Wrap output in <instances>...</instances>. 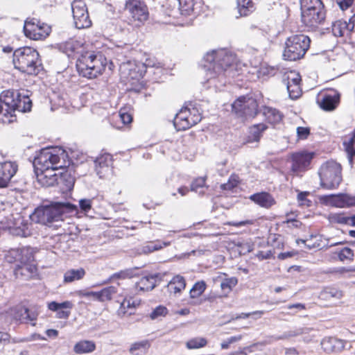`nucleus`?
Listing matches in <instances>:
<instances>
[{
  "label": "nucleus",
  "instance_id": "1",
  "mask_svg": "<svg viewBox=\"0 0 355 355\" xmlns=\"http://www.w3.org/2000/svg\"><path fill=\"white\" fill-rule=\"evenodd\" d=\"M235 60V55L226 49H221L207 52L204 56L203 64L207 82L217 87L216 80L223 82L225 71L234 63Z\"/></svg>",
  "mask_w": 355,
  "mask_h": 355
},
{
  "label": "nucleus",
  "instance_id": "2",
  "mask_svg": "<svg viewBox=\"0 0 355 355\" xmlns=\"http://www.w3.org/2000/svg\"><path fill=\"white\" fill-rule=\"evenodd\" d=\"M76 211L77 207L71 203L55 202L38 207L31 215V218L35 223L50 225L53 222L63 220L64 214H73Z\"/></svg>",
  "mask_w": 355,
  "mask_h": 355
},
{
  "label": "nucleus",
  "instance_id": "3",
  "mask_svg": "<svg viewBox=\"0 0 355 355\" xmlns=\"http://www.w3.org/2000/svg\"><path fill=\"white\" fill-rule=\"evenodd\" d=\"M67 155L60 147L47 148L41 150L35 158L33 166L35 170H58L66 166Z\"/></svg>",
  "mask_w": 355,
  "mask_h": 355
},
{
  "label": "nucleus",
  "instance_id": "4",
  "mask_svg": "<svg viewBox=\"0 0 355 355\" xmlns=\"http://www.w3.org/2000/svg\"><path fill=\"white\" fill-rule=\"evenodd\" d=\"M15 69L28 75H37L42 69L39 53L33 48L24 46L15 50Z\"/></svg>",
  "mask_w": 355,
  "mask_h": 355
},
{
  "label": "nucleus",
  "instance_id": "5",
  "mask_svg": "<svg viewBox=\"0 0 355 355\" xmlns=\"http://www.w3.org/2000/svg\"><path fill=\"white\" fill-rule=\"evenodd\" d=\"M310 38L303 34L289 37L283 53L285 60L295 61L304 57L310 46Z\"/></svg>",
  "mask_w": 355,
  "mask_h": 355
},
{
  "label": "nucleus",
  "instance_id": "6",
  "mask_svg": "<svg viewBox=\"0 0 355 355\" xmlns=\"http://www.w3.org/2000/svg\"><path fill=\"white\" fill-rule=\"evenodd\" d=\"M341 171L340 164L335 161L323 164L318 173L321 186L327 189H336L342 181Z\"/></svg>",
  "mask_w": 355,
  "mask_h": 355
},
{
  "label": "nucleus",
  "instance_id": "7",
  "mask_svg": "<svg viewBox=\"0 0 355 355\" xmlns=\"http://www.w3.org/2000/svg\"><path fill=\"white\" fill-rule=\"evenodd\" d=\"M76 67L80 75L87 78H96L105 69L100 59L92 53L83 54L77 60Z\"/></svg>",
  "mask_w": 355,
  "mask_h": 355
},
{
  "label": "nucleus",
  "instance_id": "8",
  "mask_svg": "<svg viewBox=\"0 0 355 355\" xmlns=\"http://www.w3.org/2000/svg\"><path fill=\"white\" fill-rule=\"evenodd\" d=\"M39 313L37 306L26 308L23 305H17L1 313V317L3 316L5 321L8 323L16 320L24 324L31 323L32 326H35L34 322L37 320Z\"/></svg>",
  "mask_w": 355,
  "mask_h": 355
},
{
  "label": "nucleus",
  "instance_id": "9",
  "mask_svg": "<svg viewBox=\"0 0 355 355\" xmlns=\"http://www.w3.org/2000/svg\"><path fill=\"white\" fill-rule=\"evenodd\" d=\"M1 229L8 230L14 236L27 237L31 234L29 224L17 212L4 216V219L1 221Z\"/></svg>",
  "mask_w": 355,
  "mask_h": 355
},
{
  "label": "nucleus",
  "instance_id": "10",
  "mask_svg": "<svg viewBox=\"0 0 355 355\" xmlns=\"http://www.w3.org/2000/svg\"><path fill=\"white\" fill-rule=\"evenodd\" d=\"M19 92L14 90H6L1 92V123H11L17 120L15 112V99Z\"/></svg>",
  "mask_w": 355,
  "mask_h": 355
},
{
  "label": "nucleus",
  "instance_id": "11",
  "mask_svg": "<svg viewBox=\"0 0 355 355\" xmlns=\"http://www.w3.org/2000/svg\"><path fill=\"white\" fill-rule=\"evenodd\" d=\"M51 28L48 24L41 22L35 18H28L24 26V32L26 37L33 40L45 39L49 35Z\"/></svg>",
  "mask_w": 355,
  "mask_h": 355
},
{
  "label": "nucleus",
  "instance_id": "12",
  "mask_svg": "<svg viewBox=\"0 0 355 355\" xmlns=\"http://www.w3.org/2000/svg\"><path fill=\"white\" fill-rule=\"evenodd\" d=\"M232 111L243 120L254 118L257 114L258 104L253 98L242 96L232 105Z\"/></svg>",
  "mask_w": 355,
  "mask_h": 355
},
{
  "label": "nucleus",
  "instance_id": "13",
  "mask_svg": "<svg viewBox=\"0 0 355 355\" xmlns=\"http://www.w3.org/2000/svg\"><path fill=\"white\" fill-rule=\"evenodd\" d=\"M71 11L73 24L77 29L87 28L92 26L87 7L83 0H73L71 3Z\"/></svg>",
  "mask_w": 355,
  "mask_h": 355
},
{
  "label": "nucleus",
  "instance_id": "14",
  "mask_svg": "<svg viewBox=\"0 0 355 355\" xmlns=\"http://www.w3.org/2000/svg\"><path fill=\"white\" fill-rule=\"evenodd\" d=\"M125 8L135 21L144 22L148 17V11L145 3L141 0H128Z\"/></svg>",
  "mask_w": 355,
  "mask_h": 355
},
{
  "label": "nucleus",
  "instance_id": "15",
  "mask_svg": "<svg viewBox=\"0 0 355 355\" xmlns=\"http://www.w3.org/2000/svg\"><path fill=\"white\" fill-rule=\"evenodd\" d=\"M321 200L326 205L338 208L355 206V197L345 193L326 195L321 197Z\"/></svg>",
  "mask_w": 355,
  "mask_h": 355
},
{
  "label": "nucleus",
  "instance_id": "16",
  "mask_svg": "<svg viewBox=\"0 0 355 355\" xmlns=\"http://www.w3.org/2000/svg\"><path fill=\"white\" fill-rule=\"evenodd\" d=\"M325 19L324 6H321L319 9L312 10L302 14V21L308 28L315 29L323 23Z\"/></svg>",
  "mask_w": 355,
  "mask_h": 355
},
{
  "label": "nucleus",
  "instance_id": "17",
  "mask_svg": "<svg viewBox=\"0 0 355 355\" xmlns=\"http://www.w3.org/2000/svg\"><path fill=\"white\" fill-rule=\"evenodd\" d=\"M313 157V154L309 153L302 152L293 154L292 156V171L298 173L306 170Z\"/></svg>",
  "mask_w": 355,
  "mask_h": 355
},
{
  "label": "nucleus",
  "instance_id": "18",
  "mask_svg": "<svg viewBox=\"0 0 355 355\" xmlns=\"http://www.w3.org/2000/svg\"><path fill=\"white\" fill-rule=\"evenodd\" d=\"M18 170V165L15 162H1V188L12 185V179Z\"/></svg>",
  "mask_w": 355,
  "mask_h": 355
},
{
  "label": "nucleus",
  "instance_id": "19",
  "mask_svg": "<svg viewBox=\"0 0 355 355\" xmlns=\"http://www.w3.org/2000/svg\"><path fill=\"white\" fill-rule=\"evenodd\" d=\"M214 283H220V287L223 293L227 296L238 284V279L235 277H229L225 273H219L213 277Z\"/></svg>",
  "mask_w": 355,
  "mask_h": 355
},
{
  "label": "nucleus",
  "instance_id": "20",
  "mask_svg": "<svg viewBox=\"0 0 355 355\" xmlns=\"http://www.w3.org/2000/svg\"><path fill=\"white\" fill-rule=\"evenodd\" d=\"M346 341L335 337L325 338L321 342L322 349L328 353L342 352L345 347Z\"/></svg>",
  "mask_w": 355,
  "mask_h": 355
},
{
  "label": "nucleus",
  "instance_id": "21",
  "mask_svg": "<svg viewBox=\"0 0 355 355\" xmlns=\"http://www.w3.org/2000/svg\"><path fill=\"white\" fill-rule=\"evenodd\" d=\"M55 170L46 169L44 171L35 170L38 182L42 187H52L57 183V175Z\"/></svg>",
  "mask_w": 355,
  "mask_h": 355
},
{
  "label": "nucleus",
  "instance_id": "22",
  "mask_svg": "<svg viewBox=\"0 0 355 355\" xmlns=\"http://www.w3.org/2000/svg\"><path fill=\"white\" fill-rule=\"evenodd\" d=\"M73 307V304L69 301H65L62 303H58L56 302H51L48 304V308L52 311L57 312V318L60 319H67L70 315V311H66L64 309H71Z\"/></svg>",
  "mask_w": 355,
  "mask_h": 355
},
{
  "label": "nucleus",
  "instance_id": "23",
  "mask_svg": "<svg viewBox=\"0 0 355 355\" xmlns=\"http://www.w3.org/2000/svg\"><path fill=\"white\" fill-rule=\"evenodd\" d=\"M190 114V110L187 107H184L175 114L173 120V124L178 130H184L189 128Z\"/></svg>",
  "mask_w": 355,
  "mask_h": 355
},
{
  "label": "nucleus",
  "instance_id": "24",
  "mask_svg": "<svg viewBox=\"0 0 355 355\" xmlns=\"http://www.w3.org/2000/svg\"><path fill=\"white\" fill-rule=\"evenodd\" d=\"M95 170L100 178H103L110 171L112 164V157L109 154L103 155L96 158L94 162Z\"/></svg>",
  "mask_w": 355,
  "mask_h": 355
},
{
  "label": "nucleus",
  "instance_id": "25",
  "mask_svg": "<svg viewBox=\"0 0 355 355\" xmlns=\"http://www.w3.org/2000/svg\"><path fill=\"white\" fill-rule=\"evenodd\" d=\"M161 281L159 274H154L143 277L137 283V287L141 291H151Z\"/></svg>",
  "mask_w": 355,
  "mask_h": 355
},
{
  "label": "nucleus",
  "instance_id": "26",
  "mask_svg": "<svg viewBox=\"0 0 355 355\" xmlns=\"http://www.w3.org/2000/svg\"><path fill=\"white\" fill-rule=\"evenodd\" d=\"M119 70L121 75L128 79H138L142 76V71H137V66L132 61L122 63Z\"/></svg>",
  "mask_w": 355,
  "mask_h": 355
},
{
  "label": "nucleus",
  "instance_id": "27",
  "mask_svg": "<svg viewBox=\"0 0 355 355\" xmlns=\"http://www.w3.org/2000/svg\"><path fill=\"white\" fill-rule=\"evenodd\" d=\"M250 199L259 206L267 209L275 204L273 197L267 192L254 193L250 196Z\"/></svg>",
  "mask_w": 355,
  "mask_h": 355
},
{
  "label": "nucleus",
  "instance_id": "28",
  "mask_svg": "<svg viewBox=\"0 0 355 355\" xmlns=\"http://www.w3.org/2000/svg\"><path fill=\"white\" fill-rule=\"evenodd\" d=\"M1 62L5 68H11L14 67L15 69L16 61L15 59V50L13 48L7 46H4L1 51Z\"/></svg>",
  "mask_w": 355,
  "mask_h": 355
},
{
  "label": "nucleus",
  "instance_id": "29",
  "mask_svg": "<svg viewBox=\"0 0 355 355\" xmlns=\"http://www.w3.org/2000/svg\"><path fill=\"white\" fill-rule=\"evenodd\" d=\"M320 107L326 111L334 110L338 103V96L336 94H324L319 101Z\"/></svg>",
  "mask_w": 355,
  "mask_h": 355
},
{
  "label": "nucleus",
  "instance_id": "30",
  "mask_svg": "<svg viewBox=\"0 0 355 355\" xmlns=\"http://www.w3.org/2000/svg\"><path fill=\"white\" fill-rule=\"evenodd\" d=\"M185 287V279L180 275L174 276L167 284L168 290L174 293H180L182 291L184 290Z\"/></svg>",
  "mask_w": 355,
  "mask_h": 355
},
{
  "label": "nucleus",
  "instance_id": "31",
  "mask_svg": "<svg viewBox=\"0 0 355 355\" xmlns=\"http://www.w3.org/2000/svg\"><path fill=\"white\" fill-rule=\"evenodd\" d=\"M16 106L15 107V112L16 110L20 112H28L32 107V101L28 96L18 94L17 98L15 99Z\"/></svg>",
  "mask_w": 355,
  "mask_h": 355
},
{
  "label": "nucleus",
  "instance_id": "32",
  "mask_svg": "<svg viewBox=\"0 0 355 355\" xmlns=\"http://www.w3.org/2000/svg\"><path fill=\"white\" fill-rule=\"evenodd\" d=\"M95 348L96 345L93 341L81 340L74 345L73 351L76 354H82L92 352Z\"/></svg>",
  "mask_w": 355,
  "mask_h": 355
},
{
  "label": "nucleus",
  "instance_id": "33",
  "mask_svg": "<svg viewBox=\"0 0 355 355\" xmlns=\"http://www.w3.org/2000/svg\"><path fill=\"white\" fill-rule=\"evenodd\" d=\"M237 9L240 17L248 16L255 8L252 0H237Z\"/></svg>",
  "mask_w": 355,
  "mask_h": 355
},
{
  "label": "nucleus",
  "instance_id": "34",
  "mask_svg": "<svg viewBox=\"0 0 355 355\" xmlns=\"http://www.w3.org/2000/svg\"><path fill=\"white\" fill-rule=\"evenodd\" d=\"M86 274L84 268L70 269L64 275V282L71 283L76 280L82 279Z\"/></svg>",
  "mask_w": 355,
  "mask_h": 355
},
{
  "label": "nucleus",
  "instance_id": "35",
  "mask_svg": "<svg viewBox=\"0 0 355 355\" xmlns=\"http://www.w3.org/2000/svg\"><path fill=\"white\" fill-rule=\"evenodd\" d=\"M355 130L352 132L350 135L346 137L343 141V146L347 153L349 163L352 164L353 157L355 156Z\"/></svg>",
  "mask_w": 355,
  "mask_h": 355
},
{
  "label": "nucleus",
  "instance_id": "36",
  "mask_svg": "<svg viewBox=\"0 0 355 355\" xmlns=\"http://www.w3.org/2000/svg\"><path fill=\"white\" fill-rule=\"evenodd\" d=\"M263 114L266 120L270 123H278L282 119V114L275 108L266 107L263 109Z\"/></svg>",
  "mask_w": 355,
  "mask_h": 355
},
{
  "label": "nucleus",
  "instance_id": "37",
  "mask_svg": "<svg viewBox=\"0 0 355 355\" xmlns=\"http://www.w3.org/2000/svg\"><path fill=\"white\" fill-rule=\"evenodd\" d=\"M19 262L21 264L34 262V250L31 247H24L19 249Z\"/></svg>",
  "mask_w": 355,
  "mask_h": 355
},
{
  "label": "nucleus",
  "instance_id": "38",
  "mask_svg": "<svg viewBox=\"0 0 355 355\" xmlns=\"http://www.w3.org/2000/svg\"><path fill=\"white\" fill-rule=\"evenodd\" d=\"M149 347L148 340H141L132 344L129 352L132 355H142L146 352Z\"/></svg>",
  "mask_w": 355,
  "mask_h": 355
},
{
  "label": "nucleus",
  "instance_id": "39",
  "mask_svg": "<svg viewBox=\"0 0 355 355\" xmlns=\"http://www.w3.org/2000/svg\"><path fill=\"white\" fill-rule=\"evenodd\" d=\"M300 3L302 14L319 9L320 6L324 5L321 0H300Z\"/></svg>",
  "mask_w": 355,
  "mask_h": 355
},
{
  "label": "nucleus",
  "instance_id": "40",
  "mask_svg": "<svg viewBox=\"0 0 355 355\" xmlns=\"http://www.w3.org/2000/svg\"><path fill=\"white\" fill-rule=\"evenodd\" d=\"M311 330V329L308 327L296 328L293 330L284 332L279 336L275 337V340H285L292 337H296L300 335L306 334H309Z\"/></svg>",
  "mask_w": 355,
  "mask_h": 355
},
{
  "label": "nucleus",
  "instance_id": "41",
  "mask_svg": "<svg viewBox=\"0 0 355 355\" xmlns=\"http://www.w3.org/2000/svg\"><path fill=\"white\" fill-rule=\"evenodd\" d=\"M266 128L267 125L263 123H259L251 127L248 142L251 141H259L261 138V132L266 130Z\"/></svg>",
  "mask_w": 355,
  "mask_h": 355
},
{
  "label": "nucleus",
  "instance_id": "42",
  "mask_svg": "<svg viewBox=\"0 0 355 355\" xmlns=\"http://www.w3.org/2000/svg\"><path fill=\"white\" fill-rule=\"evenodd\" d=\"M174 5L178 4L182 15H189L193 10L194 3L193 0H173Z\"/></svg>",
  "mask_w": 355,
  "mask_h": 355
},
{
  "label": "nucleus",
  "instance_id": "43",
  "mask_svg": "<svg viewBox=\"0 0 355 355\" xmlns=\"http://www.w3.org/2000/svg\"><path fill=\"white\" fill-rule=\"evenodd\" d=\"M206 287L207 285L204 281L197 282L190 290V297L191 298H197L200 297L205 291Z\"/></svg>",
  "mask_w": 355,
  "mask_h": 355
},
{
  "label": "nucleus",
  "instance_id": "44",
  "mask_svg": "<svg viewBox=\"0 0 355 355\" xmlns=\"http://www.w3.org/2000/svg\"><path fill=\"white\" fill-rule=\"evenodd\" d=\"M117 293V288L114 286H110L104 288L100 291V302L110 301L112 300V296Z\"/></svg>",
  "mask_w": 355,
  "mask_h": 355
},
{
  "label": "nucleus",
  "instance_id": "45",
  "mask_svg": "<svg viewBox=\"0 0 355 355\" xmlns=\"http://www.w3.org/2000/svg\"><path fill=\"white\" fill-rule=\"evenodd\" d=\"M207 344V341L204 338L196 337L190 339L186 343L188 349H198L205 347Z\"/></svg>",
  "mask_w": 355,
  "mask_h": 355
},
{
  "label": "nucleus",
  "instance_id": "46",
  "mask_svg": "<svg viewBox=\"0 0 355 355\" xmlns=\"http://www.w3.org/2000/svg\"><path fill=\"white\" fill-rule=\"evenodd\" d=\"M170 242L158 241L157 243H150L144 247V251L148 252H154L162 249L164 247L168 246Z\"/></svg>",
  "mask_w": 355,
  "mask_h": 355
},
{
  "label": "nucleus",
  "instance_id": "47",
  "mask_svg": "<svg viewBox=\"0 0 355 355\" xmlns=\"http://www.w3.org/2000/svg\"><path fill=\"white\" fill-rule=\"evenodd\" d=\"M323 295L326 298H335V299H340L342 298L343 294V292L335 288H326L323 292Z\"/></svg>",
  "mask_w": 355,
  "mask_h": 355
},
{
  "label": "nucleus",
  "instance_id": "48",
  "mask_svg": "<svg viewBox=\"0 0 355 355\" xmlns=\"http://www.w3.org/2000/svg\"><path fill=\"white\" fill-rule=\"evenodd\" d=\"M286 87L291 98L295 99L300 96L301 89L298 84L286 85Z\"/></svg>",
  "mask_w": 355,
  "mask_h": 355
},
{
  "label": "nucleus",
  "instance_id": "49",
  "mask_svg": "<svg viewBox=\"0 0 355 355\" xmlns=\"http://www.w3.org/2000/svg\"><path fill=\"white\" fill-rule=\"evenodd\" d=\"M19 249H11L6 252L4 255L5 261L8 263H12L14 261H19Z\"/></svg>",
  "mask_w": 355,
  "mask_h": 355
},
{
  "label": "nucleus",
  "instance_id": "50",
  "mask_svg": "<svg viewBox=\"0 0 355 355\" xmlns=\"http://www.w3.org/2000/svg\"><path fill=\"white\" fill-rule=\"evenodd\" d=\"M78 295L80 297H86L88 299H91L93 300H96L100 302V291L95 292V291H87L85 290L79 291L78 292Z\"/></svg>",
  "mask_w": 355,
  "mask_h": 355
},
{
  "label": "nucleus",
  "instance_id": "51",
  "mask_svg": "<svg viewBox=\"0 0 355 355\" xmlns=\"http://www.w3.org/2000/svg\"><path fill=\"white\" fill-rule=\"evenodd\" d=\"M132 276V271L131 270H121L119 272L113 274L105 283H108L114 279H126L130 278Z\"/></svg>",
  "mask_w": 355,
  "mask_h": 355
},
{
  "label": "nucleus",
  "instance_id": "52",
  "mask_svg": "<svg viewBox=\"0 0 355 355\" xmlns=\"http://www.w3.org/2000/svg\"><path fill=\"white\" fill-rule=\"evenodd\" d=\"M130 301H131V298H130V299L125 298L123 300V301L121 303L120 307L118 310L119 315H120L121 317L124 316L126 314L128 309L133 308L130 303Z\"/></svg>",
  "mask_w": 355,
  "mask_h": 355
},
{
  "label": "nucleus",
  "instance_id": "53",
  "mask_svg": "<svg viewBox=\"0 0 355 355\" xmlns=\"http://www.w3.org/2000/svg\"><path fill=\"white\" fill-rule=\"evenodd\" d=\"M353 257H354L353 251H352V250H351L349 248H343L338 254L339 259L342 261H343L345 260L351 261L353 259Z\"/></svg>",
  "mask_w": 355,
  "mask_h": 355
},
{
  "label": "nucleus",
  "instance_id": "54",
  "mask_svg": "<svg viewBox=\"0 0 355 355\" xmlns=\"http://www.w3.org/2000/svg\"><path fill=\"white\" fill-rule=\"evenodd\" d=\"M300 81L301 78L298 73H296L295 71H291L287 76L286 85L298 84V85H300Z\"/></svg>",
  "mask_w": 355,
  "mask_h": 355
},
{
  "label": "nucleus",
  "instance_id": "55",
  "mask_svg": "<svg viewBox=\"0 0 355 355\" xmlns=\"http://www.w3.org/2000/svg\"><path fill=\"white\" fill-rule=\"evenodd\" d=\"M331 219L333 222L347 225L348 216H345L344 214H334L331 215Z\"/></svg>",
  "mask_w": 355,
  "mask_h": 355
},
{
  "label": "nucleus",
  "instance_id": "56",
  "mask_svg": "<svg viewBox=\"0 0 355 355\" xmlns=\"http://www.w3.org/2000/svg\"><path fill=\"white\" fill-rule=\"evenodd\" d=\"M296 131L299 139H306L310 135V128L307 127H297Z\"/></svg>",
  "mask_w": 355,
  "mask_h": 355
},
{
  "label": "nucleus",
  "instance_id": "57",
  "mask_svg": "<svg viewBox=\"0 0 355 355\" xmlns=\"http://www.w3.org/2000/svg\"><path fill=\"white\" fill-rule=\"evenodd\" d=\"M15 275L16 277H28L27 274V268H26V266L24 264L17 265V267L14 270Z\"/></svg>",
  "mask_w": 355,
  "mask_h": 355
},
{
  "label": "nucleus",
  "instance_id": "58",
  "mask_svg": "<svg viewBox=\"0 0 355 355\" xmlns=\"http://www.w3.org/2000/svg\"><path fill=\"white\" fill-rule=\"evenodd\" d=\"M205 184V180L203 178H198L193 180L191 184V190L197 191L198 188H202Z\"/></svg>",
  "mask_w": 355,
  "mask_h": 355
},
{
  "label": "nucleus",
  "instance_id": "59",
  "mask_svg": "<svg viewBox=\"0 0 355 355\" xmlns=\"http://www.w3.org/2000/svg\"><path fill=\"white\" fill-rule=\"evenodd\" d=\"M92 202L91 199H81L79 201V205L82 211L85 212H88L92 208Z\"/></svg>",
  "mask_w": 355,
  "mask_h": 355
},
{
  "label": "nucleus",
  "instance_id": "60",
  "mask_svg": "<svg viewBox=\"0 0 355 355\" xmlns=\"http://www.w3.org/2000/svg\"><path fill=\"white\" fill-rule=\"evenodd\" d=\"M119 115L121 121L124 124H128L132 121V115L125 112L124 110H121Z\"/></svg>",
  "mask_w": 355,
  "mask_h": 355
},
{
  "label": "nucleus",
  "instance_id": "61",
  "mask_svg": "<svg viewBox=\"0 0 355 355\" xmlns=\"http://www.w3.org/2000/svg\"><path fill=\"white\" fill-rule=\"evenodd\" d=\"M167 312V310L164 306H158L151 313L150 318L152 319H155L158 316L164 315Z\"/></svg>",
  "mask_w": 355,
  "mask_h": 355
},
{
  "label": "nucleus",
  "instance_id": "62",
  "mask_svg": "<svg viewBox=\"0 0 355 355\" xmlns=\"http://www.w3.org/2000/svg\"><path fill=\"white\" fill-rule=\"evenodd\" d=\"M354 0H337V3L343 10L349 8L353 3Z\"/></svg>",
  "mask_w": 355,
  "mask_h": 355
},
{
  "label": "nucleus",
  "instance_id": "63",
  "mask_svg": "<svg viewBox=\"0 0 355 355\" xmlns=\"http://www.w3.org/2000/svg\"><path fill=\"white\" fill-rule=\"evenodd\" d=\"M201 121V116L200 114H195L191 112L189 116V128L197 124Z\"/></svg>",
  "mask_w": 355,
  "mask_h": 355
},
{
  "label": "nucleus",
  "instance_id": "64",
  "mask_svg": "<svg viewBox=\"0 0 355 355\" xmlns=\"http://www.w3.org/2000/svg\"><path fill=\"white\" fill-rule=\"evenodd\" d=\"M332 32L334 35L337 37H341L343 35V31L341 29L338 22L333 24Z\"/></svg>",
  "mask_w": 355,
  "mask_h": 355
}]
</instances>
